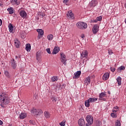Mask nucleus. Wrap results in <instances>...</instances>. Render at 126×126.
Returning <instances> with one entry per match:
<instances>
[{
	"label": "nucleus",
	"mask_w": 126,
	"mask_h": 126,
	"mask_svg": "<svg viewBox=\"0 0 126 126\" xmlns=\"http://www.w3.org/2000/svg\"><path fill=\"white\" fill-rule=\"evenodd\" d=\"M0 106L4 108L6 105H8L10 102V98L7 94H2L0 95Z\"/></svg>",
	"instance_id": "obj_1"
},
{
	"label": "nucleus",
	"mask_w": 126,
	"mask_h": 126,
	"mask_svg": "<svg viewBox=\"0 0 126 126\" xmlns=\"http://www.w3.org/2000/svg\"><path fill=\"white\" fill-rule=\"evenodd\" d=\"M31 114H32V115L33 116H38L43 114V111H42L41 109H36L35 108H33L31 110Z\"/></svg>",
	"instance_id": "obj_2"
},
{
	"label": "nucleus",
	"mask_w": 126,
	"mask_h": 126,
	"mask_svg": "<svg viewBox=\"0 0 126 126\" xmlns=\"http://www.w3.org/2000/svg\"><path fill=\"white\" fill-rule=\"evenodd\" d=\"M61 56V63H63L64 64V65H66V61L67 60H66V56L64 55V54L61 53L60 54Z\"/></svg>",
	"instance_id": "obj_3"
},
{
	"label": "nucleus",
	"mask_w": 126,
	"mask_h": 126,
	"mask_svg": "<svg viewBox=\"0 0 126 126\" xmlns=\"http://www.w3.org/2000/svg\"><path fill=\"white\" fill-rule=\"evenodd\" d=\"M86 121L90 126L93 124V117L91 115H88L86 117Z\"/></svg>",
	"instance_id": "obj_4"
},
{
	"label": "nucleus",
	"mask_w": 126,
	"mask_h": 126,
	"mask_svg": "<svg viewBox=\"0 0 126 126\" xmlns=\"http://www.w3.org/2000/svg\"><path fill=\"white\" fill-rule=\"evenodd\" d=\"M81 59H84V58H86L88 57V52L86 50H81Z\"/></svg>",
	"instance_id": "obj_5"
},
{
	"label": "nucleus",
	"mask_w": 126,
	"mask_h": 126,
	"mask_svg": "<svg viewBox=\"0 0 126 126\" xmlns=\"http://www.w3.org/2000/svg\"><path fill=\"white\" fill-rule=\"evenodd\" d=\"M87 24L86 23H84L83 22H80L79 25V29H81L82 30H84V29H86L87 28Z\"/></svg>",
	"instance_id": "obj_6"
},
{
	"label": "nucleus",
	"mask_w": 126,
	"mask_h": 126,
	"mask_svg": "<svg viewBox=\"0 0 126 126\" xmlns=\"http://www.w3.org/2000/svg\"><path fill=\"white\" fill-rule=\"evenodd\" d=\"M36 31L38 33L37 38H38V39H41V38L43 37V35H44V31H43V30L37 29Z\"/></svg>",
	"instance_id": "obj_7"
},
{
	"label": "nucleus",
	"mask_w": 126,
	"mask_h": 126,
	"mask_svg": "<svg viewBox=\"0 0 126 126\" xmlns=\"http://www.w3.org/2000/svg\"><path fill=\"white\" fill-rule=\"evenodd\" d=\"M93 33L96 34L99 31V26L97 24L94 25L92 29Z\"/></svg>",
	"instance_id": "obj_8"
},
{
	"label": "nucleus",
	"mask_w": 126,
	"mask_h": 126,
	"mask_svg": "<svg viewBox=\"0 0 126 126\" xmlns=\"http://www.w3.org/2000/svg\"><path fill=\"white\" fill-rule=\"evenodd\" d=\"M10 64L11 66H12V68L14 69H15L16 68V66L17 65L16 64V62H15V60L14 59H12L11 61V62L10 63Z\"/></svg>",
	"instance_id": "obj_9"
},
{
	"label": "nucleus",
	"mask_w": 126,
	"mask_h": 126,
	"mask_svg": "<svg viewBox=\"0 0 126 126\" xmlns=\"http://www.w3.org/2000/svg\"><path fill=\"white\" fill-rule=\"evenodd\" d=\"M67 16L69 18L74 19V15L72 13V11L69 10L67 13Z\"/></svg>",
	"instance_id": "obj_10"
},
{
	"label": "nucleus",
	"mask_w": 126,
	"mask_h": 126,
	"mask_svg": "<svg viewBox=\"0 0 126 126\" xmlns=\"http://www.w3.org/2000/svg\"><path fill=\"white\" fill-rule=\"evenodd\" d=\"M105 96H106V94L101 93L99 95V100H100V101H101L102 100H103V101H106V99L104 98Z\"/></svg>",
	"instance_id": "obj_11"
},
{
	"label": "nucleus",
	"mask_w": 126,
	"mask_h": 126,
	"mask_svg": "<svg viewBox=\"0 0 126 126\" xmlns=\"http://www.w3.org/2000/svg\"><path fill=\"white\" fill-rule=\"evenodd\" d=\"M20 15L22 17V18H26V16H27V13L24 10H21L20 12Z\"/></svg>",
	"instance_id": "obj_12"
},
{
	"label": "nucleus",
	"mask_w": 126,
	"mask_h": 126,
	"mask_svg": "<svg viewBox=\"0 0 126 126\" xmlns=\"http://www.w3.org/2000/svg\"><path fill=\"white\" fill-rule=\"evenodd\" d=\"M14 45L16 48H20V41L17 39H14Z\"/></svg>",
	"instance_id": "obj_13"
},
{
	"label": "nucleus",
	"mask_w": 126,
	"mask_h": 126,
	"mask_svg": "<svg viewBox=\"0 0 126 126\" xmlns=\"http://www.w3.org/2000/svg\"><path fill=\"white\" fill-rule=\"evenodd\" d=\"M97 3H98V2L96 0H93L90 3V5L91 7H94V6H96Z\"/></svg>",
	"instance_id": "obj_14"
},
{
	"label": "nucleus",
	"mask_w": 126,
	"mask_h": 126,
	"mask_svg": "<svg viewBox=\"0 0 126 126\" xmlns=\"http://www.w3.org/2000/svg\"><path fill=\"white\" fill-rule=\"evenodd\" d=\"M41 58L42 57H41V51H38L36 53V60L38 61V62H39V61L41 60Z\"/></svg>",
	"instance_id": "obj_15"
},
{
	"label": "nucleus",
	"mask_w": 126,
	"mask_h": 126,
	"mask_svg": "<svg viewBox=\"0 0 126 126\" xmlns=\"http://www.w3.org/2000/svg\"><path fill=\"white\" fill-rule=\"evenodd\" d=\"M109 77H110V73L106 72L103 75L102 79L103 80H107V79H109Z\"/></svg>",
	"instance_id": "obj_16"
},
{
	"label": "nucleus",
	"mask_w": 126,
	"mask_h": 126,
	"mask_svg": "<svg viewBox=\"0 0 126 126\" xmlns=\"http://www.w3.org/2000/svg\"><path fill=\"white\" fill-rule=\"evenodd\" d=\"M27 117V114L25 113L22 112L19 116V118L21 119V120H23V119H25Z\"/></svg>",
	"instance_id": "obj_17"
},
{
	"label": "nucleus",
	"mask_w": 126,
	"mask_h": 126,
	"mask_svg": "<svg viewBox=\"0 0 126 126\" xmlns=\"http://www.w3.org/2000/svg\"><path fill=\"white\" fill-rule=\"evenodd\" d=\"M90 82H91L90 77H88L85 80V84H86V85H89Z\"/></svg>",
	"instance_id": "obj_18"
},
{
	"label": "nucleus",
	"mask_w": 126,
	"mask_h": 126,
	"mask_svg": "<svg viewBox=\"0 0 126 126\" xmlns=\"http://www.w3.org/2000/svg\"><path fill=\"white\" fill-rule=\"evenodd\" d=\"M80 126H85V121H84V119L82 117L80 119Z\"/></svg>",
	"instance_id": "obj_19"
},
{
	"label": "nucleus",
	"mask_w": 126,
	"mask_h": 126,
	"mask_svg": "<svg viewBox=\"0 0 126 126\" xmlns=\"http://www.w3.org/2000/svg\"><path fill=\"white\" fill-rule=\"evenodd\" d=\"M59 52H60V48L59 47H56V48L55 47L53 49L52 54L53 55H56V54H58Z\"/></svg>",
	"instance_id": "obj_20"
},
{
	"label": "nucleus",
	"mask_w": 126,
	"mask_h": 126,
	"mask_svg": "<svg viewBox=\"0 0 126 126\" xmlns=\"http://www.w3.org/2000/svg\"><path fill=\"white\" fill-rule=\"evenodd\" d=\"M10 1L12 4H16V5H18L20 3V2L18 1V0H10Z\"/></svg>",
	"instance_id": "obj_21"
},
{
	"label": "nucleus",
	"mask_w": 126,
	"mask_h": 126,
	"mask_svg": "<svg viewBox=\"0 0 126 126\" xmlns=\"http://www.w3.org/2000/svg\"><path fill=\"white\" fill-rule=\"evenodd\" d=\"M25 49L27 52H30L31 51V45L30 44H27Z\"/></svg>",
	"instance_id": "obj_22"
},
{
	"label": "nucleus",
	"mask_w": 126,
	"mask_h": 126,
	"mask_svg": "<svg viewBox=\"0 0 126 126\" xmlns=\"http://www.w3.org/2000/svg\"><path fill=\"white\" fill-rule=\"evenodd\" d=\"M44 117L46 119H49L50 117H51V114L48 111L44 112Z\"/></svg>",
	"instance_id": "obj_23"
},
{
	"label": "nucleus",
	"mask_w": 126,
	"mask_h": 126,
	"mask_svg": "<svg viewBox=\"0 0 126 126\" xmlns=\"http://www.w3.org/2000/svg\"><path fill=\"white\" fill-rule=\"evenodd\" d=\"M79 77V71H77L76 72L74 73V75L73 77L74 79H76V78H78Z\"/></svg>",
	"instance_id": "obj_24"
},
{
	"label": "nucleus",
	"mask_w": 126,
	"mask_h": 126,
	"mask_svg": "<svg viewBox=\"0 0 126 126\" xmlns=\"http://www.w3.org/2000/svg\"><path fill=\"white\" fill-rule=\"evenodd\" d=\"M97 98H90L88 99V101H89L90 103H93L94 102L97 101Z\"/></svg>",
	"instance_id": "obj_25"
},
{
	"label": "nucleus",
	"mask_w": 126,
	"mask_h": 126,
	"mask_svg": "<svg viewBox=\"0 0 126 126\" xmlns=\"http://www.w3.org/2000/svg\"><path fill=\"white\" fill-rule=\"evenodd\" d=\"M54 39V35L52 34H50L47 36V39L49 41H52Z\"/></svg>",
	"instance_id": "obj_26"
},
{
	"label": "nucleus",
	"mask_w": 126,
	"mask_h": 126,
	"mask_svg": "<svg viewBox=\"0 0 126 126\" xmlns=\"http://www.w3.org/2000/svg\"><path fill=\"white\" fill-rule=\"evenodd\" d=\"M59 80V77L58 76H54L52 78H51V81L52 82H55V81H58Z\"/></svg>",
	"instance_id": "obj_27"
},
{
	"label": "nucleus",
	"mask_w": 126,
	"mask_h": 126,
	"mask_svg": "<svg viewBox=\"0 0 126 126\" xmlns=\"http://www.w3.org/2000/svg\"><path fill=\"white\" fill-rule=\"evenodd\" d=\"M117 81L118 82V84L119 86H120V85H122V78H121V77H118L117 78Z\"/></svg>",
	"instance_id": "obj_28"
},
{
	"label": "nucleus",
	"mask_w": 126,
	"mask_h": 126,
	"mask_svg": "<svg viewBox=\"0 0 126 126\" xmlns=\"http://www.w3.org/2000/svg\"><path fill=\"white\" fill-rule=\"evenodd\" d=\"M8 28L9 32H10V33L12 32L13 31V26H12V25L11 24H9Z\"/></svg>",
	"instance_id": "obj_29"
},
{
	"label": "nucleus",
	"mask_w": 126,
	"mask_h": 126,
	"mask_svg": "<svg viewBox=\"0 0 126 126\" xmlns=\"http://www.w3.org/2000/svg\"><path fill=\"white\" fill-rule=\"evenodd\" d=\"M7 11L9 12V14H12V13H13V9H12V8H8Z\"/></svg>",
	"instance_id": "obj_30"
},
{
	"label": "nucleus",
	"mask_w": 126,
	"mask_h": 126,
	"mask_svg": "<svg viewBox=\"0 0 126 126\" xmlns=\"http://www.w3.org/2000/svg\"><path fill=\"white\" fill-rule=\"evenodd\" d=\"M85 104L86 107H90V102H89V101L86 100L85 102Z\"/></svg>",
	"instance_id": "obj_31"
},
{
	"label": "nucleus",
	"mask_w": 126,
	"mask_h": 126,
	"mask_svg": "<svg viewBox=\"0 0 126 126\" xmlns=\"http://www.w3.org/2000/svg\"><path fill=\"white\" fill-rule=\"evenodd\" d=\"M4 74L6 77H9V73L7 71H4Z\"/></svg>",
	"instance_id": "obj_32"
},
{
	"label": "nucleus",
	"mask_w": 126,
	"mask_h": 126,
	"mask_svg": "<svg viewBox=\"0 0 126 126\" xmlns=\"http://www.w3.org/2000/svg\"><path fill=\"white\" fill-rule=\"evenodd\" d=\"M126 69V68L124 66H121V67H119L118 69V70H125Z\"/></svg>",
	"instance_id": "obj_33"
},
{
	"label": "nucleus",
	"mask_w": 126,
	"mask_h": 126,
	"mask_svg": "<svg viewBox=\"0 0 126 126\" xmlns=\"http://www.w3.org/2000/svg\"><path fill=\"white\" fill-rule=\"evenodd\" d=\"M61 126H65V120H63L61 123H60Z\"/></svg>",
	"instance_id": "obj_34"
},
{
	"label": "nucleus",
	"mask_w": 126,
	"mask_h": 126,
	"mask_svg": "<svg viewBox=\"0 0 126 126\" xmlns=\"http://www.w3.org/2000/svg\"><path fill=\"white\" fill-rule=\"evenodd\" d=\"M116 126H121V122L119 120H117L116 123Z\"/></svg>",
	"instance_id": "obj_35"
},
{
	"label": "nucleus",
	"mask_w": 126,
	"mask_h": 126,
	"mask_svg": "<svg viewBox=\"0 0 126 126\" xmlns=\"http://www.w3.org/2000/svg\"><path fill=\"white\" fill-rule=\"evenodd\" d=\"M108 52L109 55H113V54H114V52H113V50L111 49H109L108 50Z\"/></svg>",
	"instance_id": "obj_36"
},
{
	"label": "nucleus",
	"mask_w": 126,
	"mask_h": 126,
	"mask_svg": "<svg viewBox=\"0 0 126 126\" xmlns=\"http://www.w3.org/2000/svg\"><path fill=\"white\" fill-rule=\"evenodd\" d=\"M96 19L97 21H101V20H102V17L101 16L97 17Z\"/></svg>",
	"instance_id": "obj_37"
},
{
	"label": "nucleus",
	"mask_w": 126,
	"mask_h": 126,
	"mask_svg": "<svg viewBox=\"0 0 126 126\" xmlns=\"http://www.w3.org/2000/svg\"><path fill=\"white\" fill-rule=\"evenodd\" d=\"M111 116L112 117V118H117V114H115L114 113H111Z\"/></svg>",
	"instance_id": "obj_38"
},
{
	"label": "nucleus",
	"mask_w": 126,
	"mask_h": 126,
	"mask_svg": "<svg viewBox=\"0 0 126 126\" xmlns=\"http://www.w3.org/2000/svg\"><path fill=\"white\" fill-rule=\"evenodd\" d=\"M46 51L48 53V54H51V49L50 48H47L46 49Z\"/></svg>",
	"instance_id": "obj_39"
},
{
	"label": "nucleus",
	"mask_w": 126,
	"mask_h": 126,
	"mask_svg": "<svg viewBox=\"0 0 126 126\" xmlns=\"http://www.w3.org/2000/svg\"><path fill=\"white\" fill-rule=\"evenodd\" d=\"M111 71H112V72H114L115 71V70H116V68H115V67H111Z\"/></svg>",
	"instance_id": "obj_40"
},
{
	"label": "nucleus",
	"mask_w": 126,
	"mask_h": 126,
	"mask_svg": "<svg viewBox=\"0 0 126 126\" xmlns=\"http://www.w3.org/2000/svg\"><path fill=\"white\" fill-rule=\"evenodd\" d=\"M98 21H97L96 19L95 20H91V22L92 23H96V22H97Z\"/></svg>",
	"instance_id": "obj_41"
},
{
	"label": "nucleus",
	"mask_w": 126,
	"mask_h": 126,
	"mask_svg": "<svg viewBox=\"0 0 126 126\" xmlns=\"http://www.w3.org/2000/svg\"><path fill=\"white\" fill-rule=\"evenodd\" d=\"M69 0H63V3H65L66 4H67L66 3H67V2Z\"/></svg>",
	"instance_id": "obj_42"
},
{
	"label": "nucleus",
	"mask_w": 126,
	"mask_h": 126,
	"mask_svg": "<svg viewBox=\"0 0 126 126\" xmlns=\"http://www.w3.org/2000/svg\"><path fill=\"white\" fill-rule=\"evenodd\" d=\"M119 110L118 109H113L112 110V112L114 113V112H118Z\"/></svg>",
	"instance_id": "obj_43"
},
{
	"label": "nucleus",
	"mask_w": 126,
	"mask_h": 126,
	"mask_svg": "<svg viewBox=\"0 0 126 126\" xmlns=\"http://www.w3.org/2000/svg\"><path fill=\"white\" fill-rule=\"evenodd\" d=\"M29 123H30V124H31V125H33L34 124V122L32 120H30L29 121Z\"/></svg>",
	"instance_id": "obj_44"
},
{
	"label": "nucleus",
	"mask_w": 126,
	"mask_h": 126,
	"mask_svg": "<svg viewBox=\"0 0 126 126\" xmlns=\"http://www.w3.org/2000/svg\"><path fill=\"white\" fill-rule=\"evenodd\" d=\"M114 109L115 110H119V107L118 106H115L114 107Z\"/></svg>",
	"instance_id": "obj_45"
},
{
	"label": "nucleus",
	"mask_w": 126,
	"mask_h": 126,
	"mask_svg": "<svg viewBox=\"0 0 126 126\" xmlns=\"http://www.w3.org/2000/svg\"><path fill=\"white\" fill-rule=\"evenodd\" d=\"M2 124H3V123L2 122V121H1V120H0V126H1L2 125Z\"/></svg>",
	"instance_id": "obj_46"
},
{
	"label": "nucleus",
	"mask_w": 126,
	"mask_h": 126,
	"mask_svg": "<svg viewBox=\"0 0 126 126\" xmlns=\"http://www.w3.org/2000/svg\"><path fill=\"white\" fill-rule=\"evenodd\" d=\"M0 25L2 24V20H1V19H0Z\"/></svg>",
	"instance_id": "obj_47"
},
{
	"label": "nucleus",
	"mask_w": 126,
	"mask_h": 126,
	"mask_svg": "<svg viewBox=\"0 0 126 126\" xmlns=\"http://www.w3.org/2000/svg\"><path fill=\"white\" fill-rule=\"evenodd\" d=\"M82 39H83V38H84L85 36H84V34H82L81 36Z\"/></svg>",
	"instance_id": "obj_48"
},
{
	"label": "nucleus",
	"mask_w": 126,
	"mask_h": 126,
	"mask_svg": "<svg viewBox=\"0 0 126 126\" xmlns=\"http://www.w3.org/2000/svg\"><path fill=\"white\" fill-rule=\"evenodd\" d=\"M21 38H22V39H24L25 38V36L24 35H22L21 36Z\"/></svg>",
	"instance_id": "obj_49"
},
{
	"label": "nucleus",
	"mask_w": 126,
	"mask_h": 126,
	"mask_svg": "<svg viewBox=\"0 0 126 126\" xmlns=\"http://www.w3.org/2000/svg\"><path fill=\"white\" fill-rule=\"evenodd\" d=\"M108 94H111V92H110V91H108Z\"/></svg>",
	"instance_id": "obj_50"
},
{
	"label": "nucleus",
	"mask_w": 126,
	"mask_h": 126,
	"mask_svg": "<svg viewBox=\"0 0 126 126\" xmlns=\"http://www.w3.org/2000/svg\"><path fill=\"white\" fill-rule=\"evenodd\" d=\"M80 74H81V71H79V75H80Z\"/></svg>",
	"instance_id": "obj_51"
},
{
	"label": "nucleus",
	"mask_w": 126,
	"mask_h": 126,
	"mask_svg": "<svg viewBox=\"0 0 126 126\" xmlns=\"http://www.w3.org/2000/svg\"><path fill=\"white\" fill-rule=\"evenodd\" d=\"M18 57L17 56H15V59H18Z\"/></svg>",
	"instance_id": "obj_52"
},
{
	"label": "nucleus",
	"mask_w": 126,
	"mask_h": 126,
	"mask_svg": "<svg viewBox=\"0 0 126 126\" xmlns=\"http://www.w3.org/2000/svg\"><path fill=\"white\" fill-rule=\"evenodd\" d=\"M0 6H2V4H1V3H0Z\"/></svg>",
	"instance_id": "obj_53"
},
{
	"label": "nucleus",
	"mask_w": 126,
	"mask_h": 126,
	"mask_svg": "<svg viewBox=\"0 0 126 126\" xmlns=\"http://www.w3.org/2000/svg\"><path fill=\"white\" fill-rule=\"evenodd\" d=\"M79 25V24L78 23H77V26H78Z\"/></svg>",
	"instance_id": "obj_54"
},
{
	"label": "nucleus",
	"mask_w": 126,
	"mask_h": 126,
	"mask_svg": "<svg viewBox=\"0 0 126 126\" xmlns=\"http://www.w3.org/2000/svg\"><path fill=\"white\" fill-rule=\"evenodd\" d=\"M86 126H89V125L88 124H86Z\"/></svg>",
	"instance_id": "obj_55"
},
{
	"label": "nucleus",
	"mask_w": 126,
	"mask_h": 126,
	"mask_svg": "<svg viewBox=\"0 0 126 126\" xmlns=\"http://www.w3.org/2000/svg\"><path fill=\"white\" fill-rule=\"evenodd\" d=\"M42 16H45V14H42Z\"/></svg>",
	"instance_id": "obj_56"
},
{
	"label": "nucleus",
	"mask_w": 126,
	"mask_h": 126,
	"mask_svg": "<svg viewBox=\"0 0 126 126\" xmlns=\"http://www.w3.org/2000/svg\"><path fill=\"white\" fill-rule=\"evenodd\" d=\"M78 125H79V120H78Z\"/></svg>",
	"instance_id": "obj_57"
},
{
	"label": "nucleus",
	"mask_w": 126,
	"mask_h": 126,
	"mask_svg": "<svg viewBox=\"0 0 126 126\" xmlns=\"http://www.w3.org/2000/svg\"><path fill=\"white\" fill-rule=\"evenodd\" d=\"M125 23H126V18L125 19Z\"/></svg>",
	"instance_id": "obj_58"
},
{
	"label": "nucleus",
	"mask_w": 126,
	"mask_h": 126,
	"mask_svg": "<svg viewBox=\"0 0 126 126\" xmlns=\"http://www.w3.org/2000/svg\"><path fill=\"white\" fill-rule=\"evenodd\" d=\"M0 74H1V72H0Z\"/></svg>",
	"instance_id": "obj_59"
}]
</instances>
